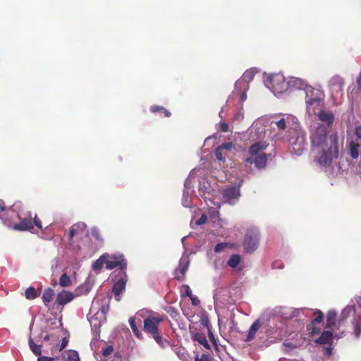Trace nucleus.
Masks as SVG:
<instances>
[{
    "mask_svg": "<svg viewBox=\"0 0 361 361\" xmlns=\"http://www.w3.org/2000/svg\"><path fill=\"white\" fill-rule=\"evenodd\" d=\"M106 267L107 269H113L116 267H119L121 271L127 267V262L124 259V256L121 254H115L108 257L106 259Z\"/></svg>",
    "mask_w": 361,
    "mask_h": 361,
    "instance_id": "f8f14e48",
    "label": "nucleus"
},
{
    "mask_svg": "<svg viewBox=\"0 0 361 361\" xmlns=\"http://www.w3.org/2000/svg\"><path fill=\"white\" fill-rule=\"evenodd\" d=\"M353 312H355V307L353 305H348L342 310L340 318L338 320V329H340L344 324L346 319Z\"/></svg>",
    "mask_w": 361,
    "mask_h": 361,
    "instance_id": "393cba45",
    "label": "nucleus"
},
{
    "mask_svg": "<svg viewBox=\"0 0 361 361\" xmlns=\"http://www.w3.org/2000/svg\"><path fill=\"white\" fill-rule=\"evenodd\" d=\"M336 312L335 310H329L326 317V328L332 331L338 329V322H336Z\"/></svg>",
    "mask_w": 361,
    "mask_h": 361,
    "instance_id": "bb28decb",
    "label": "nucleus"
},
{
    "mask_svg": "<svg viewBox=\"0 0 361 361\" xmlns=\"http://www.w3.org/2000/svg\"><path fill=\"white\" fill-rule=\"evenodd\" d=\"M213 137H207L205 140H204V145H207L211 140H212Z\"/></svg>",
    "mask_w": 361,
    "mask_h": 361,
    "instance_id": "0e129e2a",
    "label": "nucleus"
},
{
    "mask_svg": "<svg viewBox=\"0 0 361 361\" xmlns=\"http://www.w3.org/2000/svg\"><path fill=\"white\" fill-rule=\"evenodd\" d=\"M298 348V345L293 343L292 342L286 341L283 343V351L285 353H291L294 349Z\"/></svg>",
    "mask_w": 361,
    "mask_h": 361,
    "instance_id": "e433bc0d",
    "label": "nucleus"
},
{
    "mask_svg": "<svg viewBox=\"0 0 361 361\" xmlns=\"http://www.w3.org/2000/svg\"><path fill=\"white\" fill-rule=\"evenodd\" d=\"M305 94L307 112L316 115V110L322 107L324 96L319 90L313 87H307Z\"/></svg>",
    "mask_w": 361,
    "mask_h": 361,
    "instance_id": "0eeeda50",
    "label": "nucleus"
},
{
    "mask_svg": "<svg viewBox=\"0 0 361 361\" xmlns=\"http://www.w3.org/2000/svg\"><path fill=\"white\" fill-rule=\"evenodd\" d=\"M191 338L194 341L198 343L199 345H202L206 349L210 350L211 347L209 344L204 332L201 331H195L191 333Z\"/></svg>",
    "mask_w": 361,
    "mask_h": 361,
    "instance_id": "412c9836",
    "label": "nucleus"
},
{
    "mask_svg": "<svg viewBox=\"0 0 361 361\" xmlns=\"http://www.w3.org/2000/svg\"><path fill=\"white\" fill-rule=\"evenodd\" d=\"M243 180H240L236 185L226 188L223 193L224 200L230 204H235L240 196V188L242 185Z\"/></svg>",
    "mask_w": 361,
    "mask_h": 361,
    "instance_id": "9d476101",
    "label": "nucleus"
},
{
    "mask_svg": "<svg viewBox=\"0 0 361 361\" xmlns=\"http://www.w3.org/2000/svg\"><path fill=\"white\" fill-rule=\"evenodd\" d=\"M97 361H121V356L118 352H115L112 345L103 348L102 355H95Z\"/></svg>",
    "mask_w": 361,
    "mask_h": 361,
    "instance_id": "9b49d317",
    "label": "nucleus"
},
{
    "mask_svg": "<svg viewBox=\"0 0 361 361\" xmlns=\"http://www.w3.org/2000/svg\"><path fill=\"white\" fill-rule=\"evenodd\" d=\"M326 139V128L322 124H319L311 135L312 145L318 153H322L320 158H338L339 149L337 135L330 136L329 146H328Z\"/></svg>",
    "mask_w": 361,
    "mask_h": 361,
    "instance_id": "f03ea898",
    "label": "nucleus"
},
{
    "mask_svg": "<svg viewBox=\"0 0 361 361\" xmlns=\"http://www.w3.org/2000/svg\"><path fill=\"white\" fill-rule=\"evenodd\" d=\"M209 190L210 187L204 178L200 180L198 188L199 195L205 200L208 206H210L209 203L208 202H209L211 204H214L215 206L214 209H219L220 208V204L219 202L216 204L214 203L211 198L212 195L210 194Z\"/></svg>",
    "mask_w": 361,
    "mask_h": 361,
    "instance_id": "ddd939ff",
    "label": "nucleus"
},
{
    "mask_svg": "<svg viewBox=\"0 0 361 361\" xmlns=\"http://www.w3.org/2000/svg\"><path fill=\"white\" fill-rule=\"evenodd\" d=\"M74 298L75 295L71 292L62 290L57 294L56 302L59 305H64L71 302Z\"/></svg>",
    "mask_w": 361,
    "mask_h": 361,
    "instance_id": "4be33fe9",
    "label": "nucleus"
},
{
    "mask_svg": "<svg viewBox=\"0 0 361 361\" xmlns=\"http://www.w3.org/2000/svg\"><path fill=\"white\" fill-rule=\"evenodd\" d=\"M227 247V244L226 243H218L214 247L215 252H220L224 250Z\"/></svg>",
    "mask_w": 361,
    "mask_h": 361,
    "instance_id": "49530a36",
    "label": "nucleus"
},
{
    "mask_svg": "<svg viewBox=\"0 0 361 361\" xmlns=\"http://www.w3.org/2000/svg\"><path fill=\"white\" fill-rule=\"evenodd\" d=\"M247 99V94L245 93V92H243L240 94V100L241 102H244Z\"/></svg>",
    "mask_w": 361,
    "mask_h": 361,
    "instance_id": "e2e57ef3",
    "label": "nucleus"
},
{
    "mask_svg": "<svg viewBox=\"0 0 361 361\" xmlns=\"http://www.w3.org/2000/svg\"><path fill=\"white\" fill-rule=\"evenodd\" d=\"M194 171H192L185 181V188L183 193L182 204L185 207H192V195L193 193Z\"/></svg>",
    "mask_w": 361,
    "mask_h": 361,
    "instance_id": "6e6552de",
    "label": "nucleus"
},
{
    "mask_svg": "<svg viewBox=\"0 0 361 361\" xmlns=\"http://www.w3.org/2000/svg\"><path fill=\"white\" fill-rule=\"evenodd\" d=\"M240 262V257L238 255H232L228 259L227 264L229 267L232 268H235L238 267Z\"/></svg>",
    "mask_w": 361,
    "mask_h": 361,
    "instance_id": "4c0bfd02",
    "label": "nucleus"
},
{
    "mask_svg": "<svg viewBox=\"0 0 361 361\" xmlns=\"http://www.w3.org/2000/svg\"><path fill=\"white\" fill-rule=\"evenodd\" d=\"M162 112L165 117H170L171 116V113L166 109H164Z\"/></svg>",
    "mask_w": 361,
    "mask_h": 361,
    "instance_id": "680f3d73",
    "label": "nucleus"
},
{
    "mask_svg": "<svg viewBox=\"0 0 361 361\" xmlns=\"http://www.w3.org/2000/svg\"><path fill=\"white\" fill-rule=\"evenodd\" d=\"M102 298H103V300L104 301V303H108L109 302V299L108 298H106L104 296H102Z\"/></svg>",
    "mask_w": 361,
    "mask_h": 361,
    "instance_id": "69168bd1",
    "label": "nucleus"
},
{
    "mask_svg": "<svg viewBox=\"0 0 361 361\" xmlns=\"http://www.w3.org/2000/svg\"><path fill=\"white\" fill-rule=\"evenodd\" d=\"M37 361H56L52 357L41 356L37 358Z\"/></svg>",
    "mask_w": 361,
    "mask_h": 361,
    "instance_id": "6e6d98bb",
    "label": "nucleus"
},
{
    "mask_svg": "<svg viewBox=\"0 0 361 361\" xmlns=\"http://www.w3.org/2000/svg\"><path fill=\"white\" fill-rule=\"evenodd\" d=\"M207 332H208V336L209 338V341L212 342L214 348H215L216 351H219V345L217 343V340L215 338V336L214 334L212 332L211 329L209 326H207Z\"/></svg>",
    "mask_w": 361,
    "mask_h": 361,
    "instance_id": "58836bf2",
    "label": "nucleus"
},
{
    "mask_svg": "<svg viewBox=\"0 0 361 361\" xmlns=\"http://www.w3.org/2000/svg\"><path fill=\"white\" fill-rule=\"evenodd\" d=\"M23 209L20 202H17L6 209L4 202L0 200V219L10 228L14 230L15 225L18 224Z\"/></svg>",
    "mask_w": 361,
    "mask_h": 361,
    "instance_id": "20e7f679",
    "label": "nucleus"
},
{
    "mask_svg": "<svg viewBox=\"0 0 361 361\" xmlns=\"http://www.w3.org/2000/svg\"><path fill=\"white\" fill-rule=\"evenodd\" d=\"M68 264L73 267V269H78L80 267V261L78 259L69 260Z\"/></svg>",
    "mask_w": 361,
    "mask_h": 361,
    "instance_id": "de8ad7c7",
    "label": "nucleus"
},
{
    "mask_svg": "<svg viewBox=\"0 0 361 361\" xmlns=\"http://www.w3.org/2000/svg\"><path fill=\"white\" fill-rule=\"evenodd\" d=\"M68 343V338H63L62 341H61L60 350H61L62 349L65 348L67 346Z\"/></svg>",
    "mask_w": 361,
    "mask_h": 361,
    "instance_id": "4d7b16f0",
    "label": "nucleus"
},
{
    "mask_svg": "<svg viewBox=\"0 0 361 361\" xmlns=\"http://www.w3.org/2000/svg\"><path fill=\"white\" fill-rule=\"evenodd\" d=\"M290 87H295L298 90H304L306 92L307 87H312V86L307 85L305 80L300 78H293L288 82Z\"/></svg>",
    "mask_w": 361,
    "mask_h": 361,
    "instance_id": "c85d7f7f",
    "label": "nucleus"
},
{
    "mask_svg": "<svg viewBox=\"0 0 361 361\" xmlns=\"http://www.w3.org/2000/svg\"><path fill=\"white\" fill-rule=\"evenodd\" d=\"M29 345H30L31 350L35 355H40V353H41L40 345H36L31 338H30V340H29Z\"/></svg>",
    "mask_w": 361,
    "mask_h": 361,
    "instance_id": "79ce46f5",
    "label": "nucleus"
},
{
    "mask_svg": "<svg viewBox=\"0 0 361 361\" xmlns=\"http://www.w3.org/2000/svg\"><path fill=\"white\" fill-rule=\"evenodd\" d=\"M329 85L331 88L337 89V90H342L343 86L344 85L343 79L338 75H334L331 78Z\"/></svg>",
    "mask_w": 361,
    "mask_h": 361,
    "instance_id": "2f4dec72",
    "label": "nucleus"
},
{
    "mask_svg": "<svg viewBox=\"0 0 361 361\" xmlns=\"http://www.w3.org/2000/svg\"><path fill=\"white\" fill-rule=\"evenodd\" d=\"M355 134L357 137L356 142L353 141L350 143V151L352 158H357L359 156L358 147L361 144V126L355 127Z\"/></svg>",
    "mask_w": 361,
    "mask_h": 361,
    "instance_id": "a211bd4d",
    "label": "nucleus"
},
{
    "mask_svg": "<svg viewBox=\"0 0 361 361\" xmlns=\"http://www.w3.org/2000/svg\"><path fill=\"white\" fill-rule=\"evenodd\" d=\"M319 119L327 123L328 126H331L334 121V114L331 111L320 110L317 114Z\"/></svg>",
    "mask_w": 361,
    "mask_h": 361,
    "instance_id": "a878e982",
    "label": "nucleus"
},
{
    "mask_svg": "<svg viewBox=\"0 0 361 361\" xmlns=\"http://www.w3.org/2000/svg\"><path fill=\"white\" fill-rule=\"evenodd\" d=\"M63 358L65 361H80L78 352L75 350H68L63 354Z\"/></svg>",
    "mask_w": 361,
    "mask_h": 361,
    "instance_id": "473e14b6",
    "label": "nucleus"
},
{
    "mask_svg": "<svg viewBox=\"0 0 361 361\" xmlns=\"http://www.w3.org/2000/svg\"><path fill=\"white\" fill-rule=\"evenodd\" d=\"M108 310V307H106L104 305H100V296L93 300L90 309L88 319L92 330L95 332H98L102 322L105 320Z\"/></svg>",
    "mask_w": 361,
    "mask_h": 361,
    "instance_id": "39448f33",
    "label": "nucleus"
},
{
    "mask_svg": "<svg viewBox=\"0 0 361 361\" xmlns=\"http://www.w3.org/2000/svg\"><path fill=\"white\" fill-rule=\"evenodd\" d=\"M343 333L344 331H342L341 334H338L336 332L335 329L334 331H332L331 329L326 330L322 334V335L315 341V342L316 343L320 345H331L332 344L334 338H340L343 336Z\"/></svg>",
    "mask_w": 361,
    "mask_h": 361,
    "instance_id": "dca6fc26",
    "label": "nucleus"
},
{
    "mask_svg": "<svg viewBox=\"0 0 361 361\" xmlns=\"http://www.w3.org/2000/svg\"><path fill=\"white\" fill-rule=\"evenodd\" d=\"M71 283L70 277L66 274H63L61 276L59 279V284L61 286L67 287L69 286Z\"/></svg>",
    "mask_w": 361,
    "mask_h": 361,
    "instance_id": "a19ab883",
    "label": "nucleus"
},
{
    "mask_svg": "<svg viewBox=\"0 0 361 361\" xmlns=\"http://www.w3.org/2000/svg\"><path fill=\"white\" fill-rule=\"evenodd\" d=\"M183 288H184V289H185L184 295H185V296L191 297V296L192 295V290H191V289H190V286H188V285H184V286H183Z\"/></svg>",
    "mask_w": 361,
    "mask_h": 361,
    "instance_id": "864d4df0",
    "label": "nucleus"
},
{
    "mask_svg": "<svg viewBox=\"0 0 361 361\" xmlns=\"http://www.w3.org/2000/svg\"><path fill=\"white\" fill-rule=\"evenodd\" d=\"M269 147L266 141L260 140L252 144L249 148V154L251 156H259V158H269L264 152Z\"/></svg>",
    "mask_w": 361,
    "mask_h": 361,
    "instance_id": "2eb2a0df",
    "label": "nucleus"
},
{
    "mask_svg": "<svg viewBox=\"0 0 361 361\" xmlns=\"http://www.w3.org/2000/svg\"><path fill=\"white\" fill-rule=\"evenodd\" d=\"M271 82L274 92L277 93H281L286 90L288 85L283 77L279 74L271 77Z\"/></svg>",
    "mask_w": 361,
    "mask_h": 361,
    "instance_id": "f3484780",
    "label": "nucleus"
},
{
    "mask_svg": "<svg viewBox=\"0 0 361 361\" xmlns=\"http://www.w3.org/2000/svg\"><path fill=\"white\" fill-rule=\"evenodd\" d=\"M91 234L93 237L95 238L97 240H101V237L99 233V231L96 228H93L91 231Z\"/></svg>",
    "mask_w": 361,
    "mask_h": 361,
    "instance_id": "603ef678",
    "label": "nucleus"
},
{
    "mask_svg": "<svg viewBox=\"0 0 361 361\" xmlns=\"http://www.w3.org/2000/svg\"><path fill=\"white\" fill-rule=\"evenodd\" d=\"M290 118L287 117H281L279 120L274 118L271 122V126H276L278 129V132H275L274 130L272 132L270 130L269 137L273 141H277L281 139L282 132L286 130V137L287 141L292 145H297L298 144V147L297 148V155H301L303 151V148L300 144V142L302 141V136L301 135V130L299 127V124L297 122H294L290 123Z\"/></svg>",
    "mask_w": 361,
    "mask_h": 361,
    "instance_id": "f257e3e1",
    "label": "nucleus"
},
{
    "mask_svg": "<svg viewBox=\"0 0 361 361\" xmlns=\"http://www.w3.org/2000/svg\"><path fill=\"white\" fill-rule=\"evenodd\" d=\"M261 326L262 324L259 319L255 320L250 327L247 337L245 341L246 342H250L252 341L255 338L256 333L260 329Z\"/></svg>",
    "mask_w": 361,
    "mask_h": 361,
    "instance_id": "cd10ccee",
    "label": "nucleus"
},
{
    "mask_svg": "<svg viewBox=\"0 0 361 361\" xmlns=\"http://www.w3.org/2000/svg\"><path fill=\"white\" fill-rule=\"evenodd\" d=\"M195 361H212V358L210 355L206 353L202 354L201 357L198 355L195 357Z\"/></svg>",
    "mask_w": 361,
    "mask_h": 361,
    "instance_id": "a18cd8bd",
    "label": "nucleus"
},
{
    "mask_svg": "<svg viewBox=\"0 0 361 361\" xmlns=\"http://www.w3.org/2000/svg\"><path fill=\"white\" fill-rule=\"evenodd\" d=\"M302 311L300 309H294L293 307H281L277 311V313L285 319H292L298 317L300 312Z\"/></svg>",
    "mask_w": 361,
    "mask_h": 361,
    "instance_id": "aec40b11",
    "label": "nucleus"
},
{
    "mask_svg": "<svg viewBox=\"0 0 361 361\" xmlns=\"http://www.w3.org/2000/svg\"><path fill=\"white\" fill-rule=\"evenodd\" d=\"M25 295L27 299L33 300L37 297V292L33 287H29L25 290Z\"/></svg>",
    "mask_w": 361,
    "mask_h": 361,
    "instance_id": "37998d69",
    "label": "nucleus"
},
{
    "mask_svg": "<svg viewBox=\"0 0 361 361\" xmlns=\"http://www.w3.org/2000/svg\"><path fill=\"white\" fill-rule=\"evenodd\" d=\"M353 333L356 338L361 334V317H355L353 320Z\"/></svg>",
    "mask_w": 361,
    "mask_h": 361,
    "instance_id": "f704fd0d",
    "label": "nucleus"
},
{
    "mask_svg": "<svg viewBox=\"0 0 361 361\" xmlns=\"http://www.w3.org/2000/svg\"><path fill=\"white\" fill-rule=\"evenodd\" d=\"M87 235V231L86 229V225L82 222H79L72 226L69 233V240L73 241L75 238L79 240Z\"/></svg>",
    "mask_w": 361,
    "mask_h": 361,
    "instance_id": "4468645a",
    "label": "nucleus"
},
{
    "mask_svg": "<svg viewBox=\"0 0 361 361\" xmlns=\"http://www.w3.org/2000/svg\"><path fill=\"white\" fill-rule=\"evenodd\" d=\"M207 221V216L206 214H202L201 217L197 221V225H202L205 224Z\"/></svg>",
    "mask_w": 361,
    "mask_h": 361,
    "instance_id": "3c124183",
    "label": "nucleus"
},
{
    "mask_svg": "<svg viewBox=\"0 0 361 361\" xmlns=\"http://www.w3.org/2000/svg\"><path fill=\"white\" fill-rule=\"evenodd\" d=\"M259 231L257 228H251L247 230L245 240L244 247L248 252H253L258 246Z\"/></svg>",
    "mask_w": 361,
    "mask_h": 361,
    "instance_id": "1a4fd4ad",
    "label": "nucleus"
},
{
    "mask_svg": "<svg viewBox=\"0 0 361 361\" xmlns=\"http://www.w3.org/2000/svg\"><path fill=\"white\" fill-rule=\"evenodd\" d=\"M254 75L252 73V72L251 71H247L245 73H244V78H248L249 80H252V78H253Z\"/></svg>",
    "mask_w": 361,
    "mask_h": 361,
    "instance_id": "bf43d9fd",
    "label": "nucleus"
},
{
    "mask_svg": "<svg viewBox=\"0 0 361 361\" xmlns=\"http://www.w3.org/2000/svg\"><path fill=\"white\" fill-rule=\"evenodd\" d=\"M219 128L220 130L224 132V133H226L229 130V126L228 125L225 123V122H220L219 123Z\"/></svg>",
    "mask_w": 361,
    "mask_h": 361,
    "instance_id": "8fccbe9b",
    "label": "nucleus"
},
{
    "mask_svg": "<svg viewBox=\"0 0 361 361\" xmlns=\"http://www.w3.org/2000/svg\"><path fill=\"white\" fill-rule=\"evenodd\" d=\"M144 321V331L152 337L156 343L161 348H164L169 343L163 340L159 331V325L164 320V317L156 312H148L142 310L140 314Z\"/></svg>",
    "mask_w": 361,
    "mask_h": 361,
    "instance_id": "7ed1b4c3",
    "label": "nucleus"
},
{
    "mask_svg": "<svg viewBox=\"0 0 361 361\" xmlns=\"http://www.w3.org/2000/svg\"><path fill=\"white\" fill-rule=\"evenodd\" d=\"M126 275L124 274V277L121 278L113 286V292L115 295L117 301L121 300L120 294L123 293L126 288Z\"/></svg>",
    "mask_w": 361,
    "mask_h": 361,
    "instance_id": "b1692460",
    "label": "nucleus"
},
{
    "mask_svg": "<svg viewBox=\"0 0 361 361\" xmlns=\"http://www.w3.org/2000/svg\"><path fill=\"white\" fill-rule=\"evenodd\" d=\"M267 159H245V166L252 167V166L257 169H264L267 166Z\"/></svg>",
    "mask_w": 361,
    "mask_h": 361,
    "instance_id": "7c9ffc66",
    "label": "nucleus"
},
{
    "mask_svg": "<svg viewBox=\"0 0 361 361\" xmlns=\"http://www.w3.org/2000/svg\"><path fill=\"white\" fill-rule=\"evenodd\" d=\"M239 116H240L239 113L236 114L235 116V119H239Z\"/></svg>",
    "mask_w": 361,
    "mask_h": 361,
    "instance_id": "774afa93",
    "label": "nucleus"
},
{
    "mask_svg": "<svg viewBox=\"0 0 361 361\" xmlns=\"http://www.w3.org/2000/svg\"><path fill=\"white\" fill-rule=\"evenodd\" d=\"M59 259L58 258H55L53 261H52V264H51V269H56L59 266Z\"/></svg>",
    "mask_w": 361,
    "mask_h": 361,
    "instance_id": "052dcab7",
    "label": "nucleus"
},
{
    "mask_svg": "<svg viewBox=\"0 0 361 361\" xmlns=\"http://www.w3.org/2000/svg\"><path fill=\"white\" fill-rule=\"evenodd\" d=\"M54 295V292L51 288L45 289L42 294V300L45 305L51 302Z\"/></svg>",
    "mask_w": 361,
    "mask_h": 361,
    "instance_id": "c9c22d12",
    "label": "nucleus"
},
{
    "mask_svg": "<svg viewBox=\"0 0 361 361\" xmlns=\"http://www.w3.org/2000/svg\"><path fill=\"white\" fill-rule=\"evenodd\" d=\"M189 266V260L187 257H182L179 262L178 268L175 271L176 279H183Z\"/></svg>",
    "mask_w": 361,
    "mask_h": 361,
    "instance_id": "5701e85b",
    "label": "nucleus"
},
{
    "mask_svg": "<svg viewBox=\"0 0 361 361\" xmlns=\"http://www.w3.org/2000/svg\"><path fill=\"white\" fill-rule=\"evenodd\" d=\"M142 314V311L141 312H137L135 317H130L129 319V323H130V327L133 331V333L135 334V335L137 336V337H140V332L137 326V322H136V320H137V322L138 323H141V319H140V317H141V314Z\"/></svg>",
    "mask_w": 361,
    "mask_h": 361,
    "instance_id": "c756f323",
    "label": "nucleus"
},
{
    "mask_svg": "<svg viewBox=\"0 0 361 361\" xmlns=\"http://www.w3.org/2000/svg\"><path fill=\"white\" fill-rule=\"evenodd\" d=\"M331 345L332 344L328 345V346L324 348V355L327 356H331L332 355L333 348Z\"/></svg>",
    "mask_w": 361,
    "mask_h": 361,
    "instance_id": "5fc2aeb1",
    "label": "nucleus"
},
{
    "mask_svg": "<svg viewBox=\"0 0 361 361\" xmlns=\"http://www.w3.org/2000/svg\"><path fill=\"white\" fill-rule=\"evenodd\" d=\"M109 255L108 254H104L102 255L98 259H97L93 264H92V269L94 271H99L103 265L106 264V259L108 258Z\"/></svg>",
    "mask_w": 361,
    "mask_h": 361,
    "instance_id": "72a5a7b5",
    "label": "nucleus"
},
{
    "mask_svg": "<svg viewBox=\"0 0 361 361\" xmlns=\"http://www.w3.org/2000/svg\"><path fill=\"white\" fill-rule=\"evenodd\" d=\"M207 332H208V336L209 338V341L212 342L214 348H215L216 351H219V345L217 343V340L215 338V336L214 334L212 332L211 329L209 326H207Z\"/></svg>",
    "mask_w": 361,
    "mask_h": 361,
    "instance_id": "ea45409f",
    "label": "nucleus"
},
{
    "mask_svg": "<svg viewBox=\"0 0 361 361\" xmlns=\"http://www.w3.org/2000/svg\"><path fill=\"white\" fill-rule=\"evenodd\" d=\"M235 147L232 142H224L216 149V158H223V156H229V153L235 151Z\"/></svg>",
    "mask_w": 361,
    "mask_h": 361,
    "instance_id": "6ab92c4d",
    "label": "nucleus"
},
{
    "mask_svg": "<svg viewBox=\"0 0 361 361\" xmlns=\"http://www.w3.org/2000/svg\"><path fill=\"white\" fill-rule=\"evenodd\" d=\"M164 109V106H158V105H154V106H150V111L154 114L157 113L159 111L162 112Z\"/></svg>",
    "mask_w": 361,
    "mask_h": 361,
    "instance_id": "09e8293b",
    "label": "nucleus"
},
{
    "mask_svg": "<svg viewBox=\"0 0 361 361\" xmlns=\"http://www.w3.org/2000/svg\"><path fill=\"white\" fill-rule=\"evenodd\" d=\"M34 226L38 229L42 228V221L37 217V215L35 214L32 217L30 212L23 209L18 224L15 225L14 230L18 231H29L35 233Z\"/></svg>",
    "mask_w": 361,
    "mask_h": 361,
    "instance_id": "423d86ee",
    "label": "nucleus"
},
{
    "mask_svg": "<svg viewBox=\"0 0 361 361\" xmlns=\"http://www.w3.org/2000/svg\"><path fill=\"white\" fill-rule=\"evenodd\" d=\"M186 238H187V236L182 238L181 241H182L183 245H184V242H185V240L186 239Z\"/></svg>",
    "mask_w": 361,
    "mask_h": 361,
    "instance_id": "338daca9",
    "label": "nucleus"
},
{
    "mask_svg": "<svg viewBox=\"0 0 361 361\" xmlns=\"http://www.w3.org/2000/svg\"><path fill=\"white\" fill-rule=\"evenodd\" d=\"M190 299H191V301H192V304L194 305H198L200 304V300L199 299L195 297V296H193L192 295L191 297H190Z\"/></svg>",
    "mask_w": 361,
    "mask_h": 361,
    "instance_id": "13d9d810",
    "label": "nucleus"
},
{
    "mask_svg": "<svg viewBox=\"0 0 361 361\" xmlns=\"http://www.w3.org/2000/svg\"><path fill=\"white\" fill-rule=\"evenodd\" d=\"M324 317L323 313L320 310H317L315 312V318L314 319L312 323H320Z\"/></svg>",
    "mask_w": 361,
    "mask_h": 361,
    "instance_id": "c03bdc74",
    "label": "nucleus"
}]
</instances>
